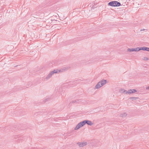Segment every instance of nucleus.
Listing matches in <instances>:
<instances>
[{"label":"nucleus","mask_w":149,"mask_h":149,"mask_svg":"<svg viewBox=\"0 0 149 149\" xmlns=\"http://www.w3.org/2000/svg\"><path fill=\"white\" fill-rule=\"evenodd\" d=\"M127 116V114L126 113H124L121 114L120 115V117H125Z\"/></svg>","instance_id":"obj_15"},{"label":"nucleus","mask_w":149,"mask_h":149,"mask_svg":"<svg viewBox=\"0 0 149 149\" xmlns=\"http://www.w3.org/2000/svg\"><path fill=\"white\" fill-rule=\"evenodd\" d=\"M94 7V6H92V8H94L93 7Z\"/></svg>","instance_id":"obj_21"},{"label":"nucleus","mask_w":149,"mask_h":149,"mask_svg":"<svg viewBox=\"0 0 149 149\" xmlns=\"http://www.w3.org/2000/svg\"><path fill=\"white\" fill-rule=\"evenodd\" d=\"M114 2L115 7H118L121 6V3L119 2L116 1H114Z\"/></svg>","instance_id":"obj_11"},{"label":"nucleus","mask_w":149,"mask_h":149,"mask_svg":"<svg viewBox=\"0 0 149 149\" xmlns=\"http://www.w3.org/2000/svg\"><path fill=\"white\" fill-rule=\"evenodd\" d=\"M53 73H58L61 72L60 70H55L53 71H52Z\"/></svg>","instance_id":"obj_13"},{"label":"nucleus","mask_w":149,"mask_h":149,"mask_svg":"<svg viewBox=\"0 0 149 149\" xmlns=\"http://www.w3.org/2000/svg\"><path fill=\"white\" fill-rule=\"evenodd\" d=\"M77 144L79 145L80 147H83L86 146L87 144V142H78Z\"/></svg>","instance_id":"obj_4"},{"label":"nucleus","mask_w":149,"mask_h":149,"mask_svg":"<svg viewBox=\"0 0 149 149\" xmlns=\"http://www.w3.org/2000/svg\"><path fill=\"white\" fill-rule=\"evenodd\" d=\"M137 99H139V97H130L129 98V99H130V100H132V101H133L134 100H136Z\"/></svg>","instance_id":"obj_14"},{"label":"nucleus","mask_w":149,"mask_h":149,"mask_svg":"<svg viewBox=\"0 0 149 149\" xmlns=\"http://www.w3.org/2000/svg\"><path fill=\"white\" fill-rule=\"evenodd\" d=\"M127 50L128 51L130 52L138 51L140 50V47H137L135 48H128L127 49Z\"/></svg>","instance_id":"obj_3"},{"label":"nucleus","mask_w":149,"mask_h":149,"mask_svg":"<svg viewBox=\"0 0 149 149\" xmlns=\"http://www.w3.org/2000/svg\"><path fill=\"white\" fill-rule=\"evenodd\" d=\"M67 68V70L68 69V68ZM67 69H65V70H66Z\"/></svg>","instance_id":"obj_20"},{"label":"nucleus","mask_w":149,"mask_h":149,"mask_svg":"<svg viewBox=\"0 0 149 149\" xmlns=\"http://www.w3.org/2000/svg\"><path fill=\"white\" fill-rule=\"evenodd\" d=\"M137 92L136 89H129L128 91V93L130 94Z\"/></svg>","instance_id":"obj_9"},{"label":"nucleus","mask_w":149,"mask_h":149,"mask_svg":"<svg viewBox=\"0 0 149 149\" xmlns=\"http://www.w3.org/2000/svg\"><path fill=\"white\" fill-rule=\"evenodd\" d=\"M47 101V100H46L45 101V102H46V101Z\"/></svg>","instance_id":"obj_23"},{"label":"nucleus","mask_w":149,"mask_h":149,"mask_svg":"<svg viewBox=\"0 0 149 149\" xmlns=\"http://www.w3.org/2000/svg\"><path fill=\"white\" fill-rule=\"evenodd\" d=\"M22 140H23V139L21 138H20L17 139V141L19 142H20V141H21V142H22Z\"/></svg>","instance_id":"obj_16"},{"label":"nucleus","mask_w":149,"mask_h":149,"mask_svg":"<svg viewBox=\"0 0 149 149\" xmlns=\"http://www.w3.org/2000/svg\"><path fill=\"white\" fill-rule=\"evenodd\" d=\"M119 92L122 93H123L124 94L128 93V91L124 89V88H121L119 90Z\"/></svg>","instance_id":"obj_8"},{"label":"nucleus","mask_w":149,"mask_h":149,"mask_svg":"<svg viewBox=\"0 0 149 149\" xmlns=\"http://www.w3.org/2000/svg\"><path fill=\"white\" fill-rule=\"evenodd\" d=\"M140 50H143L145 51H147L149 52V48L145 47H140Z\"/></svg>","instance_id":"obj_6"},{"label":"nucleus","mask_w":149,"mask_h":149,"mask_svg":"<svg viewBox=\"0 0 149 149\" xmlns=\"http://www.w3.org/2000/svg\"><path fill=\"white\" fill-rule=\"evenodd\" d=\"M144 60H145V61H147L149 60V59L147 57H144Z\"/></svg>","instance_id":"obj_17"},{"label":"nucleus","mask_w":149,"mask_h":149,"mask_svg":"<svg viewBox=\"0 0 149 149\" xmlns=\"http://www.w3.org/2000/svg\"><path fill=\"white\" fill-rule=\"evenodd\" d=\"M33 17H36L35 16H33Z\"/></svg>","instance_id":"obj_22"},{"label":"nucleus","mask_w":149,"mask_h":149,"mask_svg":"<svg viewBox=\"0 0 149 149\" xmlns=\"http://www.w3.org/2000/svg\"><path fill=\"white\" fill-rule=\"evenodd\" d=\"M53 74V73L52 71H51L47 76L46 77V79H49Z\"/></svg>","instance_id":"obj_12"},{"label":"nucleus","mask_w":149,"mask_h":149,"mask_svg":"<svg viewBox=\"0 0 149 149\" xmlns=\"http://www.w3.org/2000/svg\"><path fill=\"white\" fill-rule=\"evenodd\" d=\"M145 30V29H141L140 30V31H144Z\"/></svg>","instance_id":"obj_19"},{"label":"nucleus","mask_w":149,"mask_h":149,"mask_svg":"<svg viewBox=\"0 0 149 149\" xmlns=\"http://www.w3.org/2000/svg\"><path fill=\"white\" fill-rule=\"evenodd\" d=\"M80 100H72L70 104L71 105L73 104H77V103H79L80 102Z\"/></svg>","instance_id":"obj_7"},{"label":"nucleus","mask_w":149,"mask_h":149,"mask_svg":"<svg viewBox=\"0 0 149 149\" xmlns=\"http://www.w3.org/2000/svg\"><path fill=\"white\" fill-rule=\"evenodd\" d=\"M82 123H83L84 126L86 124H87L88 125L91 126L92 125L93 123L91 121L88 120H85L82 121Z\"/></svg>","instance_id":"obj_2"},{"label":"nucleus","mask_w":149,"mask_h":149,"mask_svg":"<svg viewBox=\"0 0 149 149\" xmlns=\"http://www.w3.org/2000/svg\"><path fill=\"white\" fill-rule=\"evenodd\" d=\"M107 82V80L103 79L99 82L95 86V88L96 89H98L103 86Z\"/></svg>","instance_id":"obj_1"},{"label":"nucleus","mask_w":149,"mask_h":149,"mask_svg":"<svg viewBox=\"0 0 149 149\" xmlns=\"http://www.w3.org/2000/svg\"><path fill=\"white\" fill-rule=\"evenodd\" d=\"M146 89H149V86H148V87H147L146 88Z\"/></svg>","instance_id":"obj_18"},{"label":"nucleus","mask_w":149,"mask_h":149,"mask_svg":"<svg viewBox=\"0 0 149 149\" xmlns=\"http://www.w3.org/2000/svg\"><path fill=\"white\" fill-rule=\"evenodd\" d=\"M82 122H81L79 123L74 128L75 130L79 129L80 128L84 126Z\"/></svg>","instance_id":"obj_5"},{"label":"nucleus","mask_w":149,"mask_h":149,"mask_svg":"<svg viewBox=\"0 0 149 149\" xmlns=\"http://www.w3.org/2000/svg\"><path fill=\"white\" fill-rule=\"evenodd\" d=\"M115 2L114 1H110L108 3V5L109 6L115 7Z\"/></svg>","instance_id":"obj_10"}]
</instances>
